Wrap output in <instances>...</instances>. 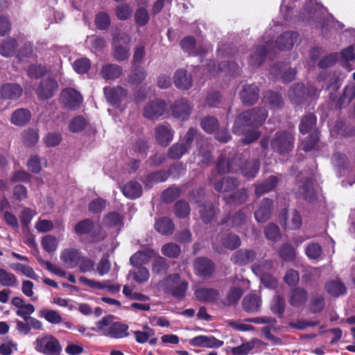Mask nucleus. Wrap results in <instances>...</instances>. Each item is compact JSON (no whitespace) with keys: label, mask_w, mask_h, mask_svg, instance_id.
Here are the masks:
<instances>
[{"label":"nucleus","mask_w":355,"mask_h":355,"mask_svg":"<svg viewBox=\"0 0 355 355\" xmlns=\"http://www.w3.org/2000/svg\"><path fill=\"white\" fill-rule=\"evenodd\" d=\"M112 315L103 317L96 322V328H92L102 335L112 338L121 339L129 336L128 326L119 322H113Z\"/></svg>","instance_id":"nucleus-1"},{"label":"nucleus","mask_w":355,"mask_h":355,"mask_svg":"<svg viewBox=\"0 0 355 355\" xmlns=\"http://www.w3.org/2000/svg\"><path fill=\"white\" fill-rule=\"evenodd\" d=\"M268 117V111L264 107H255L238 116L233 128L234 132H239L242 126L259 127Z\"/></svg>","instance_id":"nucleus-2"},{"label":"nucleus","mask_w":355,"mask_h":355,"mask_svg":"<svg viewBox=\"0 0 355 355\" xmlns=\"http://www.w3.org/2000/svg\"><path fill=\"white\" fill-rule=\"evenodd\" d=\"M159 285L165 291L170 293L177 299H182L188 288V283L180 279L179 274H172L159 282Z\"/></svg>","instance_id":"nucleus-3"},{"label":"nucleus","mask_w":355,"mask_h":355,"mask_svg":"<svg viewBox=\"0 0 355 355\" xmlns=\"http://www.w3.org/2000/svg\"><path fill=\"white\" fill-rule=\"evenodd\" d=\"M271 147L279 153L291 151L293 147L294 137L287 131L277 132L271 140Z\"/></svg>","instance_id":"nucleus-4"},{"label":"nucleus","mask_w":355,"mask_h":355,"mask_svg":"<svg viewBox=\"0 0 355 355\" xmlns=\"http://www.w3.org/2000/svg\"><path fill=\"white\" fill-rule=\"evenodd\" d=\"M35 349L46 355H56L61 352L62 346L55 337L46 336L36 340Z\"/></svg>","instance_id":"nucleus-5"},{"label":"nucleus","mask_w":355,"mask_h":355,"mask_svg":"<svg viewBox=\"0 0 355 355\" xmlns=\"http://www.w3.org/2000/svg\"><path fill=\"white\" fill-rule=\"evenodd\" d=\"M60 103L65 109L76 110L83 103V96L76 89L67 88L60 93Z\"/></svg>","instance_id":"nucleus-6"},{"label":"nucleus","mask_w":355,"mask_h":355,"mask_svg":"<svg viewBox=\"0 0 355 355\" xmlns=\"http://www.w3.org/2000/svg\"><path fill=\"white\" fill-rule=\"evenodd\" d=\"M220 243H214V249L219 253L223 252V248L233 250L238 248L241 244L240 238L234 234L227 233L218 236Z\"/></svg>","instance_id":"nucleus-7"},{"label":"nucleus","mask_w":355,"mask_h":355,"mask_svg":"<svg viewBox=\"0 0 355 355\" xmlns=\"http://www.w3.org/2000/svg\"><path fill=\"white\" fill-rule=\"evenodd\" d=\"M262 299L259 294H248L242 300L243 309L248 313L257 314L260 313Z\"/></svg>","instance_id":"nucleus-8"},{"label":"nucleus","mask_w":355,"mask_h":355,"mask_svg":"<svg viewBox=\"0 0 355 355\" xmlns=\"http://www.w3.org/2000/svg\"><path fill=\"white\" fill-rule=\"evenodd\" d=\"M58 85L55 80L51 78L42 80L36 89V94L39 99L46 100L53 96L58 91Z\"/></svg>","instance_id":"nucleus-9"},{"label":"nucleus","mask_w":355,"mask_h":355,"mask_svg":"<svg viewBox=\"0 0 355 355\" xmlns=\"http://www.w3.org/2000/svg\"><path fill=\"white\" fill-rule=\"evenodd\" d=\"M166 110L164 101L157 99L148 103L144 108V116L150 120L157 119Z\"/></svg>","instance_id":"nucleus-10"},{"label":"nucleus","mask_w":355,"mask_h":355,"mask_svg":"<svg viewBox=\"0 0 355 355\" xmlns=\"http://www.w3.org/2000/svg\"><path fill=\"white\" fill-rule=\"evenodd\" d=\"M259 162L257 159L243 161L241 155H237V168H240L243 175L247 178H254L259 170Z\"/></svg>","instance_id":"nucleus-11"},{"label":"nucleus","mask_w":355,"mask_h":355,"mask_svg":"<svg viewBox=\"0 0 355 355\" xmlns=\"http://www.w3.org/2000/svg\"><path fill=\"white\" fill-rule=\"evenodd\" d=\"M309 299L307 291L302 287H295L288 293V301L289 304L295 308L304 306Z\"/></svg>","instance_id":"nucleus-12"},{"label":"nucleus","mask_w":355,"mask_h":355,"mask_svg":"<svg viewBox=\"0 0 355 355\" xmlns=\"http://www.w3.org/2000/svg\"><path fill=\"white\" fill-rule=\"evenodd\" d=\"M191 110L192 107L185 98L175 101L172 106L173 116L182 121H184L189 118Z\"/></svg>","instance_id":"nucleus-13"},{"label":"nucleus","mask_w":355,"mask_h":355,"mask_svg":"<svg viewBox=\"0 0 355 355\" xmlns=\"http://www.w3.org/2000/svg\"><path fill=\"white\" fill-rule=\"evenodd\" d=\"M259 96V90L256 85H244L240 92V97L243 104L251 105L254 104Z\"/></svg>","instance_id":"nucleus-14"},{"label":"nucleus","mask_w":355,"mask_h":355,"mask_svg":"<svg viewBox=\"0 0 355 355\" xmlns=\"http://www.w3.org/2000/svg\"><path fill=\"white\" fill-rule=\"evenodd\" d=\"M173 130L168 124L158 125L155 130L157 142L163 146H167L173 138Z\"/></svg>","instance_id":"nucleus-15"},{"label":"nucleus","mask_w":355,"mask_h":355,"mask_svg":"<svg viewBox=\"0 0 355 355\" xmlns=\"http://www.w3.org/2000/svg\"><path fill=\"white\" fill-rule=\"evenodd\" d=\"M173 81L176 87L187 90L193 85V78L190 73L184 69H178L173 76Z\"/></svg>","instance_id":"nucleus-16"},{"label":"nucleus","mask_w":355,"mask_h":355,"mask_svg":"<svg viewBox=\"0 0 355 355\" xmlns=\"http://www.w3.org/2000/svg\"><path fill=\"white\" fill-rule=\"evenodd\" d=\"M255 257L256 253L252 250L241 249L232 254L231 261L239 266H244L252 262Z\"/></svg>","instance_id":"nucleus-17"},{"label":"nucleus","mask_w":355,"mask_h":355,"mask_svg":"<svg viewBox=\"0 0 355 355\" xmlns=\"http://www.w3.org/2000/svg\"><path fill=\"white\" fill-rule=\"evenodd\" d=\"M193 346L217 348L223 345V341L216 339L214 336H198L189 340Z\"/></svg>","instance_id":"nucleus-18"},{"label":"nucleus","mask_w":355,"mask_h":355,"mask_svg":"<svg viewBox=\"0 0 355 355\" xmlns=\"http://www.w3.org/2000/svg\"><path fill=\"white\" fill-rule=\"evenodd\" d=\"M194 268L197 274L203 277H209L214 270V265L207 258L200 257L196 259Z\"/></svg>","instance_id":"nucleus-19"},{"label":"nucleus","mask_w":355,"mask_h":355,"mask_svg":"<svg viewBox=\"0 0 355 355\" xmlns=\"http://www.w3.org/2000/svg\"><path fill=\"white\" fill-rule=\"evenodd\" d=\"M104 94L110 103L116 105L126 97L127 92L121 87H105Z\"/></svg>","instance_id":"nucleus-20"},{"label":"nucleus","mask_w":355,"mask_h":355,"mask_svg":"<svg viewBox=\"0 0 355 355\" xmlns=\"http://www.w3.org/2000/svg\"><path fill=\"white\" fill-rule=\"evenodd\" d=\"M272 200L269 198H264L258 209L254 213L255 219L258 223H265L270 218Z\"/></svg>","instance_id":"nucleus-21"},{"label":"nucleus","mask_w":355,"mask_h":355,"mask_svg":"<svg viewBox=\"0 0 355 355\" xmlns=\"http://www.w3.org/2000/svg\"><path fill=\"white\" fill-rule=\"evenodd\" d=\"M297 36L298 34L295 32H284L277 37L276 40V45L280 50L291 49L294 44V42L297 40Z\"/></svg>","instance_id":"nucleus-22"},{"label":"nucleus","mask_w":355,"mask_h":355,"mask_svg":"<svg viewBox=\"0 0 355 355\" xmlns=\"http://www.w3.org/2000/svg\"><path fill=\"white\" fill-rule=\"evenodd\" d=\"M22 89L19 85L6 83L0 89V97L3 99H15L19 98Z\"/></svg>","instance_id":"nucleus-23"},{"label":"nucleus","mask_w":355,"mask_h":355,"mask_svg":"<svg viewBox=\"0 0 355 355\" xmlns=\"http://www.w3.org/2000/svg\"><path fill=\"white\" fill-rule=\"evenodd\" d=\"M80 253L76 249H65L60 255V259L67 268H73L80 261Z\"/></svg>","instance_id":"nucleus-24"},{"label":"nucleus","mask_w":355,"mask_h":355,"mask_svg":"<svg viewBox=\"0 0 355 355\" xmlns=\"http://www.w3.org/2000/svg\"><path fill=\"white\" fill-rule=\"evenodd\" d=\"M270 46L269 42H266L264 46H257L250 55V64L253 67H259L264 61L266 52Z\"/></svg>","instance_id":"nucleus-25"},{"label":"nucleus","mask_w":355,"mask_h":355,"mask_svg":"<svg viewBox=\"0 0 355 355\" xmlns=\"http://www.w3.org/2000/svg\"><path fill=\"white\" fill-rule=\"evenodd\" d=\"M122 73V68L115 64H107L102 67L100 74L105 80H114Z\"/></svg>","instance_id":"nucleus-26"},{"label":"nucleus","mask_w":355,"mask_h":355,"mask_svg":"<svg viewBox=\"0 0 355 355\" xmlns=\"http://www.w3.org/2000/svg\"><path fill=\"white\" fill-rule=\"evenodd\" d=\"M279 182V179L276 176L271 175L264 182L258 184L255 187V194L257 197H260L266 193L273 190Z\"/></svg>","instance_id":"nucleus-27"},{"label":"nucleus","mask_w":355,"mask_h":355,"mask_svg":"<svg viewBox=\"0 0 355 355\" xmlns=\"http://www.w3.org/2000/svg\"><path fill=\"white\" fill-rule=\"evenodd\" d=\"M122 192L128 198H137L141 196L142 188L139 182L130 181L123 187Z\"/></svg>","instance_id":"nucleus-28"},{"label":"nucleus","mask_w":355,"mask_h":355,"mask_svg":"<svg viewBox=\"0 0 355 355\" xmlns=\"http://www.w3.org/2000/svg\"><path fill=\"white\" fill-rule=\"evenodd\" d=\"M326 291L331 296L339 297L346 293L345 286L339 280H331L324 286Z\"/></svg>","instance_id":"nucleus-29"},{"label":"nucleus","mask_w":355,"mask_h":355,"mask_svg":"<svg viewBox=\"0 0 355 355\" xmlns=\"http://www.w3.org/2000/svg\"><path fill=\"white\" fill-rule=\"evenodd\" d=\"M270 309L271 312L277 315L278 318H283L286 309L284 297L279 295H275L271 301Z\"/></svg>","instance_id":"nucleus-30"},{"label":"nucleus","mask_w":355,"mask_h":355,"mask_svg":"<svg viewBox=\"0 0 355 355\" xmlns=\"http://www.w3.org/2000/svg\"><path fill=\"white\" fill-rule=\"evenodd\" d=\"M239 182L236 179L232 178H224L220 181L217 182L215 185V189L220 193L230 192L238 187Z\"/></svg>","instance_id":"nucleus-31"},{"label":"nucleus","mask_w":355,"mask_h":355,"mask_svg":"<svg viewBox=\"0 0 355 355\" xmlns=\"http://www.w3.org/2000/svg\"><path fill=\"white\" fill-rule=\"evenodd\" d=\"M263 101L270 109L281 108L284 104L283 98L281 95L272 91L266 92Z\"/></svg>","instance_id":"nucleus-32"},{"label":"nucleus","mask_w":355,"mask_h":355,"mask_svg":"<svg viewBox=\"0 0 355 355\" xmlns=\"http://www.w3.org/2000/svg\"><path fill=\"white\" fill-rule=\"evenodd\" d=\"M114 53L113 56L117 61H123L130 56V50L127 46H122L119 38L115 37L113 42Z\"/></svg>","instance_id":"nucleus-33"},{"label":"nucleus","mask_w":355,"mask_h":355,"mask_svg":"<svg viewBox=\"0 0 355 355\" xmlns=\"http://www.w3.org/2000/svg\"><path fill=\"white\" fill-rule=\"evenodd\" d=\"M196 297L202 302H212L218 299L219 293L214 288H201L195 291Z\"/></svg>","instance_id":"nucleus-34"},{"label":"nucleus","mask_w":355,"mask_h":355,"mask_svg":"<svg viewBox=\"0 0 355 355\" xmlns=\"http://www.w3.org/2000/svg\"><path fill=\"white\" fill-rule=\"evenodd\" d=\"M31 118V112L24 108L18 109L15 111L11 116V122L16 125H24Z\"/></svg>","instance_id":"nucleus-35"},{"label":"nucleus","mask_w":355,"mask_h":355,"mask_svg":"<svg viewBox=\"0 0 355 355\" xmlns=\"http://www.w3.org/2000/svg\"><path fill=\"white\" fill-rule=\"evenodd\" d=\"M169 268L167 260L161 256H157L152 262V272L155 275H165Z\"/></svg>","instance_id":"nucleus-36"},{"label":"nucleus","mask_w":355,"mask_h":355,"mask_svg":"<svg viewBox=\"0 0 355 355\" xmlns=\"http://www.w3.org/2000/svg\"><path fill=\"white\" fill-rule=\"evenodd\" d=\"M316 117L311 113L304 115L301 120L299 130L302 134L312 132L315 130Z\"/></svg>","instance_id":"nucleus-37"},{"label":"nucleus","mask_w":355,"mask_h":355,"mask_svg":"<svg viewBox=\"0 0 355 355\" xmlns=\"http://www.w3.org/2000/svg\"><path fill=\"white\" fill-rule=\"evenodd\" d=\"M198 208L200 218L205 223H210L216 214L214 205L209 202L200 205Z\"/></svg>","instance_id":"nucleus-38"},{"label":"nucleus","mask_w":355,"mask_h":355,"mask_svg":"<svg viewBox=\"0 0 355 355\" xmlns=\"http://www.w3.org/2000/svg\"><path fill=\"white\" fill-rule=\"evenodd\" d=\"M155 228L162 234L170 235L172 234L174 231V225L171 219L162 218L155 222Z\"/></svg>","instance_id":"nucleus-39"},{"label":"nucleus","mask_w":355,"mask_h":355,"mask_svg":"<svg viewBox=\"0 0 355 355\" xmlns=\"http://www.w3.org/2000/svg\"><path fill=\"white\" fill-rule=\"evenodd\" d=\"M17 48L16 40L8 38L4 40L0 44V54L3 57L12 56Z\"/></svg>","instance_id":"nucleus-40"},{"label":"nucleus","mask_w":355,"mask_h":355,"mask_svg":"<svg viewBox=\"0 0 355 355\" xmlns=\"http://www.w3.org/2000/svg\"><path fill=\"white\" fill-rule=\"evenodd\" d=\"M188 146L184 143H175L168 150L167 155L170 159H179L189 151Z\"/></svg>","instance_id":"nucleus-41"},{"label":"nucleus","mask_w":355,"mask_h":355,"mask_svg":"<svg viewBox=\"0 0 355 355\" xmlns=\"http://www.w3.org/2000/svg\"><path fill=\"white\" fill-rule=\"evenodd\" d=\"M217 169L220 173L236 171L238 170L237 155L231 162L225 158H220L217 163Z\"/></svg>","instance_id":"nucleus-42"},{"label":"nucleus","mask_w":355,"mask_h":355,"mask_svg":"<svg viewBox=\"0 0 355 355\" xmlns=\"http://www.w3.org/2000/svg\"><path fill=\"white\" fill-rule=\"evenodd\" d=\"M135 268L129 272V275H132L134 280L142 284L147 282L149 279L150 274L147 268L144 266H134Z\"/></svg>","instance_id":"nucleus-43"},{"label":"nucleus","mask_w":355,"mask_h":355,"mask_svg":"<svg viewBox=\"0 0 355 355\" xmlns=\"http://www.w3.org/2000/svg\"><path fill=\"white\" fill-rule=\"evenodd\" d=\"M180 46L184 51L191 55L202 54L205 53L204 50L201 51L199 49H196V40L191 36H187L183 38L180 42Z\"/></svg>","instance_id":"nucleus-44"},{"label":"nucleus","mask_w":355,"mask_h":355,"mask_svg":"<svg viewBox=\"0 0 355 355\" xmlns=\"http://www.w3.org/2000/svg\"><path fill=\"white\" fill-rule=\"evenodd\" d=\"M0 284L5 287H13L18 284V281L14 274L0 268Z\"/></svg>","instance_id":"nucleus-45"},{"label":"nucleus","mask_w":355,"mask_h":355,"mask_svg":"<svg viewBox=\"0 0 355 355\" xmlns=\"http://www.w3.org/2000/svg\"><path fill=\"white\" fill-rule=\"evenodd\" d=\"M161 252L165 257L171 259H175L180 256L181 253V248L175 243H168L162 247Z\"/></svg>","instance_id":"nucleus-46"},{"label":"nucleus","mask_w":355,"mask_h":355,"mask_svg":"<svg viewBox=\"0 0 355 355\" xmlns=\"http://www.w3.org/2000/svg\"><path fill=\"white\" fill-rule=\"evenodd\" d=\"M276 325L277 323H269L262 327L261 333L267 340H270L275 345H280L283 343L282 340L271 334L272 331H276L277 329Z\"/></svg>","instance_id":"nucleus-47"},{"label":"nucleus","mask_w":355,"mask_h":355,"mask_svg":"<svg viewBox=\"0 0 355 355\" xmlns=\"http://www.w3.org/2000/svg\"><path fill=\"white\" fill-rule=\"evenodd\" d=\"M146 77L145 69L141 67H135L130 75L128 76V81L133 84L141 83Z\"/></svg>","instance_id":"nucleus-48"},{"label":"nucleus","mask_w":355,"mask_h":355,"mask_svg":"<svg viewBox=\"0 0 355 355\" xmlns=\"http://www.w3.org/2000/svg\"><path fill=\"white\" fill-rule=\"evenodd\" d=\"M243 291L239 287H232L227 293V297L223 301L224 304L230 306L235 304L241 297Z\"/></svg>","instance_id":"nucleus-49"},{"label":"nucleus","mask_w":355,"mask_h":355,"mask_svg":"<svg viewBox=\"0 0 355 355\" xmlns=\"http://www.w3.org/2000/svg\"><path fill=\"white\" fill-rule=\"evenodd\" d=\"M94 227V222L89 219H85L78 223L74 230L77 234H87L91 233Z\"/></svg>","instance_id":"nucleus-50"},{"label":"nucleus","mask_w":355,"mask_h":355,"mask_svg":"<svg viewBox=\"0 0 355 355\" xmlns=\"http://www.w3.org/2000/svg\"><path fill=\"white\" fill-rule=\"evenodd\" d=\"M248 198V194L247 189H241L236 191L229 197H224V200L227 203L241 204L246 201Z\"/></svg>","instance_id":"nucleus-51"},{"label":"nucleus","mask_w":355,"mask_h":355,"mask_svg":"<svg viewBox=\"0 0 355 355\" xmlns=\"http://www.w3.org/2000/svg\"><path fill=\"white\" fill-rule=\"evenodd\" d=\"M306 255L310 259H318L322 254V248L318 243H311L305 248Z\"/></svg>","instance_id":"nucleus-52"},{"label":"nucleus","mask_w":355,"mask_h":355,"mask_svg":"<svg viewBox=\"0 0 355 355\" xmlns=\"http://www.w3.org/2000/svg\"><path fill=\"white\" fill-rule=\"evenodd\" d=\"M200 125L205 132L211 133L218 128L219 123L214 116H208L202 119Z\"/></svg>","instance_id":"nucleus-53"},{"label":"nucleus","mask_w":355,"mask_h":355,"mask_svg":"<svg viewBox=\"0 0 355 355\" xmlns=\"http://www.w3.org/2000/svg\"><path fill=\"white\" fill-rule=\"evenodd\" d=\"M272 268V262L270 260H264L259 264H255L252 267L254 272L262 277L263 275H269V272Z\"/></svg>","instance_id":"nucleus-54"},{"label":"nucleus","mask_w":355,"mask_h":355,"mask_svg":"<svg viewBox=\"0 0 355 355\" xmlns=\"http://www.w3.org/2000/svg\"><path fill=\"white\" fill-rule=\"evenodd\" d=\"M40 316L51 324H60L62 322V317L58 311L53 309H44L40 311Z\"/></svg>","instance_id":"nucleus-55"},{"label":"nucleus","mask_w":355,"mask_h":355,"mask_svg":"<svg viewBox=\"0 0 355 355\" xmlns=\"http://www.w3.org/2000/svg\"><path fill=\"white\" fill-rule=\"evenodd\" d=\"M190 206L185 200L178 201L174 206V213L179 218H186L190 214Z\"/></svg>","instance_id":"nucleus-56"},{"label":"nucleus","mask_w":355,"mask_h":355,"mask_svg":"<svg viewBox=\"0 0 355 355\" xmlns=\"http://www.w3.org/2000/svg\"><path fill=\"white\" fill-rule=\"evenodd\" d=\"M149 254L144 251H138L130 259V263L132 266H143L148 261Z\"/></svg>","instance_id":"nucleus-57"},{"label":"nucleus","mask_w":355,"mask_h":355,"mask_svg":"<svg viewBox=\"0 0 355 355\" xmlns=\"http://www.w3.org/2000/svg\"><path fill=\"white\" fill-rule=\"evenodd\" d=\"M286 222L285 225L287 228L291 230H297L301 227L302 218L299 212L296 210H293L291 213V216L289 218L284 217Z\"/></svg>","instance_id":"nucleus-58"},{"label":"nucleus","mask_w":355,"mask_h":355,"mask_svg":"<svg viewBox=\"0 0 355 355\" xmlns=\"http://www.w3.org/2000/svg\"><path fill=\"white\" fill-rule=\"evenodd\" d=\"M319 139V132L314 130L303 141L302 148L304 151L311 150Z\"/></svg>","instance_id":"nucleus-59"},{"label":"nucleus","mask_w":355,"mask_h":355,"mask_svg":"<svg viewBox=\"0 0 355 355\" xmlns=\"http://www.w3.org/2000/svg\"><path fill=\"white\" fill-rule=\"evenodd\" d=\"M42 246L48 252L55 251L58 247V240L52 235H46L42 239Z\"/></svg>","instance_id":"nucleus-60"},{"label":"nucleus","mask_w":355,"mask_h":355,"mask_svg":"<svg viewBox=\"0 0 355 355\" xmlns=\"http://www.w3.org/2000/svg\"><path fill=\"white\" fill-rule=\"evenodd\" d=\"M281 258L286 261H293L295 258V250L290 244H284L279 250Z\"/></svg>","instance_id":"nucleus-61"},{"label":"nucleus","mask_w":355,"mask_h":355,"mask_svg":"<svg viewBox=\"0 0 355 355\" xmlns=\"http://www.w3.org/2000/svg\"><path fill=\"white\" fill-rule=\"evenodd\" d=\"M87 122L85 118L82 116L74 117L69 122V129L73 132H78L82 131L86 126Z\"/></svg>","instance_id":"nucleus-62"},{"label":"nucleus","mask_w":355,"mask_h":355,"mask_svg":"<svg viewBox=\"0 0 355 355\" xmlns=\"http://www.w3.org/2000/svg\"><path fill=\"white\" fill-rule=\"evenodd\" d=\"M264 232L266 238L269 240L277 241L281 238L279 229L275 224H268L266 227Z\"/></svg>","instance_id":"nucleus-63"},{"label":"nucleus","mask_w":355,"mask_h":355,"mask_svg":"<svg viewBox=\"0 0 355 355\" xmlns=\"http://www.w3.org/2000/svg\"><path fill=\"white\" fill-rule=\"evenodd\" d=\"M248 221V216L242 211L236 212L231 218L232 226L236 228L247 225Z\"/></svg>","instance_id":"nucleus-64"}]
</instances>
